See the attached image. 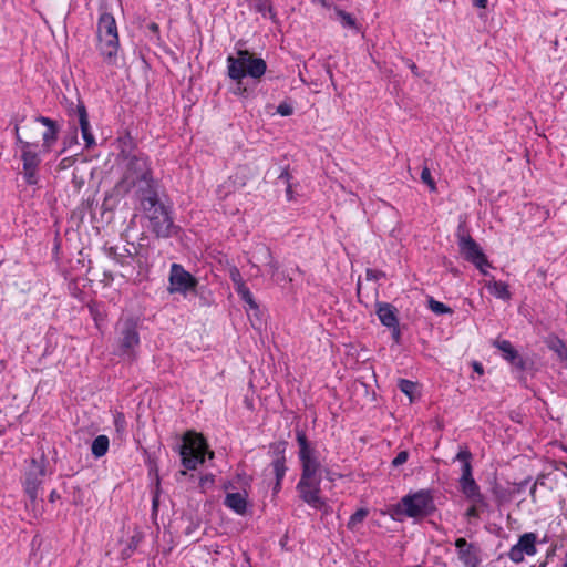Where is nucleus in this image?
<instances>
[{"label": "nucleus", "instance_id": "obj_20", "mask_svg": "<svg viewBox=\"0 0 567 567\" xmlns=\"http://www.w3.org/2000/svg\"><path fill=\"white\" fill-rule=\"evenodd\" d=\"M377 315L381 323L388 328L399 326L398 309L389 302H377Z\"/></svg>", "mask_w": 567, "mask_h": 567}, {"label": "nucleus", "instance_id": "obj_57", "mask_svg": "<svg viewBox=\"0 0 567 567\" xmlns=\"http://www.w3.org/2000/svg\"><path fill=\"white\" fill-rule=\"evenodd\" d=\"M365 275H367L368 280H371V279L378 280L384 276V272L378 271V270H372V269H367Z\"/></svg>", "mask_w": 567, "mask_h": 567}, {"label": "nucleus", "instance_id": "obj_36", "mask_svg": "<svg viewBox=\"0 0 567 567\" xmlns=\"http://www.w3.org/2000/svg\"><path fill=\"white\" fill-rule=\"evenodd\" d=\"M427 307L436 315H451L453 310L441 301L435 300L433 297L427 298Z\"/></svg>", "mask_w": 567, "mask_h": 567}, {"label": "nucleus", "instance_id": "obj_50", "mask_svg": "<svg viewBox=\"0 0 567 567\" xmlns=\"http://www.w3.org/2000/svg\"><path fill=\"white\" fill-rule=\"evenodd\" d=\"M402 60L404 61L406 66L411 70V72L413 73L414 76H416V78L421 76L417 65L411 59L402 58Z\"/></svg>", "mask_w": 567, "mask_h": 567}, {"label": "nucleus", "instance_id": "obj_40", "mask_svg": "<svg viewBox=\"0 0 567 567\" xmlns=\"http://www.w3.org/2000/svg\"><path fill=\"white\" fill-rule=\"evenodd\" d=\"M398 386L401 392H403L405 395L410 398V400H413V395L416 389V383L406 379H400Z\"/></svg>", "mask_w": 567, "mask_h": 567}, {"label": "nucleus", "instance_id": "obj_29", "mask_svg": "<svg viewBox=\"0 0 567 567\" xmlns=\"http://www.w3.org/2000/svg\"><path fill=\"white\" fill-rule=\"evenodd\" d=\"M271 249L264 243L256 244L252 250V259L260 264H266L271 260Z\"/></svg>", "mask_w": 567, "mask_h": 567}, {"label": "nucleus", "instance_id": "obj_2", "mask_svg": "<svg viewBox=\"0 0 567 567\" xmlns=\"http://www.w3.org/2000/svg\"><path fill=\"white\" fill-rule=\"evenodd\" d=\"M96 38L100 55L107 65H116L120 51L118 30L112 13L103 11L96 24Z\"/></svg>", "mask_w": 567, "mask_h": 567}, {"label": "nucleus", "instance_id": "obj_1", "mask_svg": "<svg viewBox=\"0 0 567 567\" xmlns=\"http://www.w3.org/2000/svg\"><path fill=\"white\" fill-rule=\"evenodd\" d=\"M237 58L229 55L227 58L228 76L236 82L233 93L245 96L247 87L243 80L246 75L254 79H260L267 71V63L264 59L254 56L248 50H238Z\"/></svg>", "mask_w": 567, "mask_h": 567}, {"label": "nucleus", "instance_id": "obj_56", "mask_svg": "<svg viewBox=\"0 0 567 567\" xmlns=\"http://www.w3.org/2000/svg\"><path fill=\"white\" fill-rule=\"evenodd\" d=\"M37 122L41 123L42 125H44L47 128H50L52 126H55L56 125V122L49 118V117H45V116H38L37 117Z\"/></svg>", "mask_w": 567, "mask_h": 567}, {"label": "nucleus", "instance_id": "obj_12", "mask_svg": "<svg viewBox=\"0 0 567 567\" xmlns=\"http://www.w3.org/2000/svg\"><path fill=\"white\" fill-rule=\"evenodd\" d=\"M198 280L179 264H172L169 271V293H182L186 296L189 292H196Z\"/></svg>", "mask_w": 567, "mask_h": 567}, {"label": "nucleus", "instance_id": "obj_26", "mask_svg": "<svg viewBox=\"0 0 567 567\" xmlns=\"http://www.w3.org/2000/svg\"><path fill=\"white\" fill-rule=\"evenodd\" d=\"M547 347L550 351L555 352L558 360L564 363V367L567 369V344L566 342L555 337L547 341Z\"/></svg>", "mask_w": 567, "mask_h": 567}, {"label": "nucleus", "instance_id": "obj_31", "mask_svg": "<svg viewBox=\"0 0 567 567\" xmlns=\"http://www.w3.org/2000/svg\"><path fill=\"white\" fill-rule=\"evenodd\" d=\"M236 292L241 298V300L250 307V309H258V305L255 301L250 289L246 286L245 282H240V285L236 287Z\"/></svg>", "mask_w": 567, "mask_h": 567}, {"label": "nucleus", "instance_id": "obj_52", "mask_svg": "<svg viewBox=\"0 0 567 567\" xmlns=\"http://www.w3.org/2000/svg\"><path fill=\"white\" fill-rule=\"evenodd\" d=\"M230 278L235 285V288L238 287V285H240V282H244L241 275L237 268H234L230 270Z\"/></svg>", "mask_w": 567, "mask_h": 567}, {"label": "nucleus", "instance_id": "obj_21", "mask_svg": "<svg viewBox=\"0 0 567 567\" xmlns=\"http://www.w3.org/2000/svg\"><path fill=\"white\" fill-rule=\"evenodd\" d=\"M117 144L120 150L118 156L123 161L131 157L132 155L141 153V151L137 148L135 140L128 132L117 138Z\"/></svg>", "mask_w": 567, "mask_h": 567}, {"label": "nucleus", "instance_id": "obj_51", "mask_svg": "<svg viewBox=\"0 0 567 567\" xmlns=\"http://www.w3.org/2000/svg\"><path fill=\"white\" fill-rule=\"evenodd\" d=\"M286 472H287V471H282V473L280 474V476H278V474H275L276 482H275V485H274V487H272V492H274V494H277V493H279V492H280V489H281V484H282V480L285 478Z\"/></svg>", "mask_w": 567, "mask_h": 567}, {"label": "nucleus", "instance_id": "obj_9", "mask_svg": "<svg viewBox=\"0 0 567 567\" xmlns=\"http://www.w3.org/2000/svg\"><path fill=\"white\" fill-rule=\"evenodd\" d=\"M319 470H301V476L297 484L299 497L316 509H320L326 503L320 497L321 476Z\"/></svg>", "mask_w": 567, "mask_h": 567}, {"label": "nucleus", "instance_id": "obj_14", "mask_svg": "<svg viewBox=\"0 0 567 567\" xmlns=\"http://www.w3.org/2000/svg\"><path fill=\"white\" fill-rule=\"evenodd\" d=\"M457 558L464 567H480L482 563V549L474 543H468L464 537L455 539Z\"/></svg>", "mask_w": 567, "mask_h": 567}, {"label": "nucleus", "instance_id": "obj_41", "mask_svg": "<svg viewBox=\"0 0 567 567\" xmlns=\"http://www.w3.org/2000/svg\"><path fill=\"white\" fill-rule=\"evenodd\" d=\"M152 516H156L159 506V494H161V478H157L155 483V488L152 492Z\"/></svg>", "mask_w": 567, "mask_h": 567}, {"label": "nucleus", "instance_id": "obj_38", "mask_svg": "<svg viewBox=\"0 0 567 567\" xmlns=\"http://www.w3.org/2000/svg\"><path fill=\"white\" fill-rule=\"evenodd\" d=\"M336 13H337L341 24L344 28H350V29L357 28L355 18L351 13H349L344 10H341V9H337Z\"/></svg>", "mask_w": 567, "mask_h": 567}, {"label": "nucleus", "instance_id": "obj_59", "mask_svg": "<svg viewBox=\"0 0 567 567\" xmlns=\"http://www.w3.org/2000/svg\"><path fill=\"white\" fill-rule=\"evenodd\" d=\"M73 163H74L73 156L64 157L59 163V168L60 169H65V168L70 167Z\"/></svg>", "mask_w": 567, "mask_h": 567}, {"label": "nucleus", "instance_id": "obj_10", "mask_svg": "<svg viewBox=\"0 0 567 567\" xmlns=\"http://www.w3.org/2000/svg\"><path fill=\"white\" fill-rule=\"evenodd\" d=\"M458 250L461 256L468 262L473 264L481 274L488 276L487 267H492L487 256L481 246L470 235L461 234V227L457 233Z\"/></svg>", "mask_w": 567, "mask_h": 567}, {"label": "nucleus", "instance_id": "obj_35", "mask_svg": "<svg viewBox=\"0 0 567 567\" xmlns=\"http://www.w3.org/2000/svg\"><path fill=\"white\" fill-rule=\"evenodd\" d=\"M369 515V511L367 508L357 509L349 518L347 527L351 530L355 529L358 525H360Z\"/></svg>", "mask_w": 567, "mask_h": 567}, {"label": "nucleus", "instance_id": "obj_24", "mask_svg": "<svg viewBox=\"0 0 567 567\" xmlns=\"http://www.w3.org/2000/svg\"><path fill=\"white\" fill-rule=\"evenodd\" d=\"M486 288L497 299L509 300L512 298V293L509 291V286L501 280H495L494 278L486 284Z\"/></svg>", "mask_w": 567, "mask_h": 567}, {"label": "nucleus", "instance_id": "obj_47", "mask_svg": "<svg viewBox=\"0 0 567 567\" xmlns=\"http://www.w3.org/2000/svg\"><path fill=\"white\" fill-rule=\"evenodd\" d=\"M277 113L281 116H289L293 113V107L289 103L282 102L277 106Z\"/></svg>", "mask_w": 567, "mask_h": 567}, {"label": "nucleus", "instance_id": "obj_34", "mask_svg": "<svg viewBox=\"0 0 567 567\" xmlns=\"http://www.w3.org/2000/svg\"><path fill=\"white\" fill-rule=\"evenodd\" d=\"M143 454L145 456V464L148 468V474L152 476L154 475L155 477V483L157 482V478H159V474H158V466H157V462H156V457L150 453L146 449H143Z\"/></svg>", "mask_w": 567, "mask_h": 567}, {"label": "nucleus", "instance_id": "obj_11", "mask_svg": "<svg viewBox=\"0 0 567 567\" xmlns=\"http://www.w3.org/2000/svg\"><path fill=\"white\" fill-rule=\"evenodd\" d=\"M492 346L502 352V358L507 361L513 369L520 373H529L534 375L537 372L536 363L530 357L522 355L511 343L505 339H495Z\"/></svg>", "mask_w": 567, "mask_h": 567}, {"label": "nucleus", "instance_id": "obj_42", "mask_svg": "<svg viewBox=\"0 0 567 567\" xmlns=\"http://www.w3.org/2000/svg\"><path fill=\"white\" fill-rule=\"evenodd\" d=\"M421 181L430 187L431 192L436 190V184L431 175V171L427 166H424L421 172Z\"/></svg>", "mask_w": 567, "mask_h": 567}, {"label": "nucleus", "instance_id": "obj_39", "mask_svg": "<svg viewBox=\"0 0 567 567\" xmlns=\"http://www.w3.org/2000/svg\"><path fill=\"white\" fill-rule=\"evenodd\" d=\"M460 489L466 499L473 497L475 494H477V492L481 491L476 481H471V482L460 484Z\"/></svg>", "mask_w": 567, "mask_h": 567}, {"label": "nucleus", "instance_id": "obj_37", "mask_svg": "<svg viewBox=\"0 0 567 567\" xmlns=\"http://www.w3.org/2000/svg\"><path fill=\"white\" fill-rule=\"evenodd\" d=\"M63 148L60 151L59 154L64 153L66 150L71 148L72 146L78 144V127L73 126L70 132H68L62 141Z\"/></svg>", "mask_w": 567, "mask_h": 567}, {"label": "nucleus", "instance_id": "obj_22", "mask_svg": "<svg viewBox=\"0 0 567 567\" xmlns=\"http://www.w3.org/2000/svg\"><path fill=\"white\" fill-rule=\"evenodd\" d=\"M224 504L239 515H244L247 511V497L238 492L228 493L225 497Z\"/></svg>", "mask_w": 567, "mask_h": 567}, {"label": "nucleus", "instance_id": "obj_62", "mask_svg": "<svg viewBox=\"0 0 567 567\" xmlns=\"http://www.w3.org/2000/svg\"><path fill=\"white\" fill-rule=\"evenodd\" d=\"M474 7L485 9L487 6V0H472Z\"/></svg>", "mask_w": 567, "mask_h": 567}, {"label": "nucleus", "instance_id": "obj_4", "mask_svg": "<svg viewBox=\"0 0 567 567\" xmlns=\"http://www.w3.org/2000/svg\"><path fill=\"white\" fill-rule=\"evenodd\" d=\"M182 465L185 470L179 471V474L187 475V470H196L199 464L205 462L206 453L210 457L214 456L213 452L208 451V444L203 434L194 431H187L183 435V443L178 446Z\"/></svg>", "mask_w": 567, "mask_h": 567}, {"label": "nucleus", "instance_id": "obj_44", "mask_svg": "<svg viewBox=\"0 0 567 567\" xmlns=\"http://www.w3.org/2000/svg\"><path fill=\"white\" fill-rule=\"evenodd\" d=\"M114 426L117 433H123L126 430L125 415L122 412H116L114 415Z\"/></svg>", "mask_w": 567, "mask_h": 567}, {"label": "nucleus", "instance_id": "obj_64", "mask_svg": "<svg viewBox=\"0 0 567 567\" xmlns=\"http://www.w3.org/2000/svg\"><path fill=\"white\" fill-rule=\"evenodd\" d=\"M148 30L152 31L153 33H158L159 32V27L157 23L155 22H151L148 25H147Z\"/></svg>", "mask_w": 567, "mask_h": 567}, {"label": "nucleus", "instance_id": "obj_15", "mask_svg": "<svg viewBox=\"0 0 567 567\" xmlns=\"http://www.w3.org/2000/svg\"><path fill=\"white\" fill-rule=\"evenodd\" d=\"M135 187L136 198L142 210H151L152 207L162 203L158 195V184L154 177H152V182L143 181L137 183Z\"/></svg>", "mask_w": 567, "mask_h": 567}, {"label": "nucleus", "instance_id": "obj_49", "mask_svg": "<svg viewBox=\"0 0 567 567\" xmlns=\"http://www.w3.org/2000/svg\"><path fill=\"white\" fill-rule=\"evenodd\" d=\"M292 175L290 174L288 167H285L281 173L278 176V181L285 183L288 185V183H291Z\"/></svg>", "mask_w": 567, "mask_h": 567}, {"label": "nucleus", "instance_id": "obj_17", "mask_svg": "<svg viewBox=\"0 0 567 567\" xmlns=\"http://www.w3.org/2000/svg\"><path fill=\"white\" fill-rule=\"evenodd\" d=\"M74 113L78 116L79 125L81 128L82 137L85 142V147L91 148L95 145L94 135L91 132V125L89 122L87 110L83 102L79 101L76 107L74 109Z\"/></svg>", "mask_w": 567, "mask_h": 567}, {"label": "nucleus", "instance_id": "obj_43", "mask_svg": "<svg viewBox=\"0 0 567 567\" xmlns=\"http://www.w3.org/2000/svg\"><path fill=\"white\" fill-rule=\"evenodd\" d=\"M525 553L515 544L508 551V557L513 563H522L524 560Z\"/></svg>", "mask_w": 567, "mask_h": 567}, {"label": "nucleus", "instance_id": "obj_19", "mask_svg": "<svg viewBox=\"0 0 567 567\" xmlns=\"http://www.w3.org/2000/svg\"><path fill=\"white\" fill-rule=\"evenodd\" d=\"M105 252L107 257L113 259L116 264L121 265L122 267L131 266L133 261L137 262L138 266L142 265V255L137 249L135 248V252H132L127 248H123L122 251H118L116 247H109L105 248Z\"/></svg>", "mask_w": 567, "mask_h": 567}, {"label": "nucleus", "instance_id": "obj_27", "mask_svg": "<svg viewBox=\"0 0 567 567\" xmlns=\"http://www.w3.org/2000/svg\"><path fill=\"white\" fill-rule=\"evenodd\" d=\"M537 536L535 533H525L519 536L517 546L528 556H533L537 553L536 548Z\"/></svg>", "mask_w": 567, "mask_h": 567}, {"label": "nucleus", "instance_id": "obj_45", "mask_svg": "<svg viewBox=\"0 0 567 567\" xmlns=\"http://www.w3.org/2000/svg\"><path fill=\"white\" fill-rule=\"evenodd\" d=\"M467 501H470L472 503V505L478 506L482 509H487L488 508V503L486 502V498L481 493V491L477 492V494H475L473 497L468 498Z\"/></svg>", "mask_w": 567, "mask_h": 567}, {"label": "nucleus", "instance_id": "obj_3", "mask_svg": "<svg viewBox=\"0 0 567 567\" xmlns=\"http://www.w3.org/2000/svg\"><path fill=\"white\" fill-rule=\"evenodd\" d=\"M435 512L436 505L431 489L410 492L392 507L393 516H405L414 519L429 517Z\"/></svg>", "mask_w": 567, "mask_h": 567}, {"label": "nucleus", "instance_id": "obj_54", "mask_svg": "<svg viewBox=\"0 0 567 567\" xmlns=\"http://www.w3.org/2000/svg\"><path fill=\"white\" fill-rule=\"evenodd\" d=\"M480 509H482L481 507L478 506H475V505H471L466 513H465V516L468 517V518H478L480 517Z\"/></svg>", "mask_w": 567, "mask_h": 567}, {"label": "nucleus", "instance_id": "obj_13", "mask_svg": "<svg viewBox=\"0 0 567 567\" xmlns=\"http://www.w3.org/2000/svg\"><path fill=\"white\" fill-rule=\"evenodd\" d=\"M296 441L299 446L298 457L301 463V470H320V462L317 457V450L308 440L303 430L296 427Z\"/></svg>", "mask_w": 567, "mask_h": 567}, {"label": "nucleus", "instance_id": "obj_8", "mask_svg": "<svg viewBox=\"0 0 567 567\" xmlns=\"http://www.w3.org/2000/svg\"><path fill=\"white\" fill-rule=\"evenodd\" d=\"M150 220V228L157 238H171L177 236L182 228L176 225L172 217V209L163 203L143 210Z\"/></svg>", "mask_w": 567, "mask_h": 567}, {"label": "nucleus", "instance_id": "obj_61", "mask_svg": "<svg viewBox=\"0 0 567 567\" xmlns=\"http://www.w3.org/2000/svg\"><path fill=\"white\" fill-rule=\"evenodd\" d=\"M286 195L288 200L293 199L292 183H288V185H286Z\"/></svg>", "mask_w": 567, "mask_h": 567}, {"label": "nucleus", "instance_id": "obj_5", "mask_svg": "<svg viewBox=\"0 0 567 567\" xmlns=\"http://www.w3.org/2000/svg\"><path fill=\"white\" fill-rule=\"evenodd\" d=\"M115 331L117 333V355L130 362L135 361L137 359V349L141 343L138 318L133 316L121 318L116 323Z\"/></svg>", "mask_w": 567, "mask_h": 567}, {"label": "nucleus", "instance_id": "obj_63", "mask_svg": "<svg viewBox=\"0 0 567 567\" xmlns=\"http://www.w3.org/2000/svg\"><path fill=\"white\" fill-rule=\"evenodd\" d=\"M59 498H60V494L55 489L51 491V493L49 495V501L51 503H54Z\"/></svg>", "mask_w": 567, "mask_h": 567}, {"label": "nucleus", "instance_id": "obj_23", "mask_svg": "<svg viewBox=\"0 0 567 567\" xmlns=\"http://www.w3.org/2000/svg\"><path fill=\"white\" fill-rule=\"evenodd\" d=\"M472 454L470 451H461L456 455V460L462 462V475L458 480V483H466L471 481H475L473 477V467L471 464Z\"/></svg>", "mask_w": 567, "mask_h": 567}, {"label": "nucleus", "instance_id": "obj_48", "mask_svg": "<svg viewBox=\"0 0 567 567\" xmlns=\"http://www.w3.org/2000/svg\"><path fill=\"white\" fill-rule=\"evenodd\" d=\"M214 475L213 474H205L203 476H200L199 478V486L202 488H206L208 486H213L214 485Z\"/></svg>", "mask_w": 567, "mask_h": 567}, {"label": "nucleus", "instance_id": "obj_6", "mask_svg": "<svg viewBox=\"0 0 567 567\" xmlns=\"http://www.w3.org/2000/svg\"><path fill=\"white\" fill-rule=\"evenodd\" d=\"M125 162V172L123 177L117 182L115 188L128 193L132 188H134L137 183L143 181L152 182L153 169L151 166L150 157L141 152L131 157L124 159Z\"/></svg>", "mask_w": 567, "mask_h": 567}, {"label": "nucleus", "instance_id": "obj_30", "mask_svg": "<svg viewBox=\"0 0 567 567\" xmlns=\"http://www.w3.org/2000/svg\"><path fill=\"white\" fill-rule=\"evenodd\" d=\"M58 134H59L58 124L55 126L47 128V131L42 135V140H43L42 150H43V152H50L51 151L53 144L58 140Z\"/></svg>", "mask_w": 567, "mask_h": 567}, {"label": "nucleus", "instance_id": "obj_25", "mask_svg": "<svg viewBox=\"0 0 567 567\" xmlns=\"http://www.w3.org/2000/svg\"><path fill=\"white\" fill-rule=\"evenodd\" d=\"M491 492L498 506L509 503L514 496V492H512V489L504 487L496 481L492 484Z\"/></svg>", "mask_w": 567, "mask_h": 567}, {"label": "nucleus", "instance_id": "obj_46", "mask_svg": "<svg viewBox=\"0 0 567 567\" xmlns=\"http://www.w3.org/2000/svg\"><path fill=\"white\" fill-rule=\"evenodd\" d=\"M409 455L410 454L406 450L399 452L398 455L392 461V466L399 467L403 465L408 461Z\"/></svg>", "mask_w": 567, "mask_h": 567}, {"label": "nucleus", "instance_id": "obj_7", "mask_svg": "<svg viewBox=\"0 0 567 567\" xmlns=\"http://www.w3.org/2000/svg\"><path fill=\"white\" fill-rule=\"evenodd\" d=\"M19 123L13 127L16 144L21 151L22 175L27 185L34 186L39 183V168L41 164L40 151L38 143L24 141L19 132Z\"/></svg>", "mask_w": 567, "mask_h": 567}, {"label": "nucleus", "instance_id": "obj_53", "mask_svg": "<svg viewBox=\"0 0 567 567\" xmlns=\"http://www.w3.org/2000/svg\"><path fill=\"white\" fill-rule=\"evenodd\" d=\"M269 268V272L274 276L280 268L279 262L271 256V260H268L266 264Z\"/></svg>", "mask_w": 567, "mask_h": 567}, {"label": "nucleus", "instance_id": "obj_33", "mask_svg": "<svg viewBox=\"0 0 567 567\" xmlns=\"http://www.w3.org/2000/svg\"><path fill=\"white\" fill-rule=\"evenodd\" d=\"M257 12L262 17H269L272 21H276L277 13L274 9L271 0H258Z\"/></svg>", "mask_w": 567, "mask_h": 567}, {"label": "nucleus", "instance_id": "obj_58", "mask_svg": "<svg viewBox=\"0 0 567 567\" xmlns=\"http://www.w3.org/2000/svg\"><path fill=\"white\" fill-rule=\"evenodd\" d=\"M390 329L392 330L391 334H392L393 341L399 344L401 342V330H400V327L399 326H394V327H391Z\"/></svg>", "mask_w": 567, "mask_h": 567}, {"label": "nucleus", "instance_id": "obj_32", "mask_svg": "<svg viewBox=\"0 0 567 567\" xmlns=\"http://www.w3.org/2000/svg\"><path fill=\"white\" fill-rule=\"evenodd\" d=\"M257 12L262 17H269L272 21H276L277 13L274 9L271 0H258Z\"/></svg>", "mask_w": 567, "mask_h": 567}, {"label": "nucleus", "instance_id": "obj_60", "mask_svg": "<svg viewBox=\"0 0 567 567\" xmlns=\"http://www.w3.org/2000/svg\"><path fill=\"white\" fill-rule=\"evenodd\" d=\"M472 367H473V370H474L476 373H478V374H481V375L484 373V368H483V365H482V363H481V362L474 361V362L472 363Z\"/></svg>", "mask_w": 567, "mask_h": 567}, {"label": "nucleus", "instance_id": "obj_28", "mask_svg": "<svg viewBox=\"0 0 567 567\" xmlns=\"http://www.w3.org/2000/svg\"><path fill=\"white\" fill-rule=\"evenodd\" d=\"M109 446H110V440L106 435L101 434V435L96 436L93 440L92 445H91L92 455L95 458L103 457L107 453Z\"/></svg>", "mask_w": 567, "mask_h": 567}, {"label": "nucleus", "instance_id": "obj_18", "mask_svg": "<svg viewBox=\"0 0 567 567\" xmlns=\"http://www.w3.org/2000/svg\"><path fill=\"white\" fill-rule=\"evenodd\" d=\"M32 464L39 468L38 473H29L24 482V492L29 496L30 501L34 503L38 498V491L42 484V478L45 475V466L39 465L37 460L32 458Z\"/></svg>", "mask_w": 567, "mask_h": 567}, {"label": "nucleus", "instance_id": "obj_55", "mask_svg": "<svg viewBox=\"0 0 567 567\" xmlns=\"http://www.w3.org/2000/svg\"><path fill=\"white\" fill-rule=\"evenodd\" d=\"M530 482V477H527L526 480L522 481V482H518V483H514V489H512V492L515 493H520L523 492L526 486L528 485V483Z\"/></svg>", "mask_w": 567, "mask_h": 567}, {"label": "nucleus", "instance_id": "obj_16", "mask_svg": "<svg viewBox=\"0 0 567 567\" xmlns=\"http://www.w3.org/2000/svg\"><path fill=\"white\" fill-rule=\"evenodd\" d=\"M288 442L286 440H279L269 444L268 454L272 458L270 466L272 467L274 474H280L282 471H287L286 465V450Z\"/></svg>", "mask_w": 567, "mask_h": 567}]
</instances>
